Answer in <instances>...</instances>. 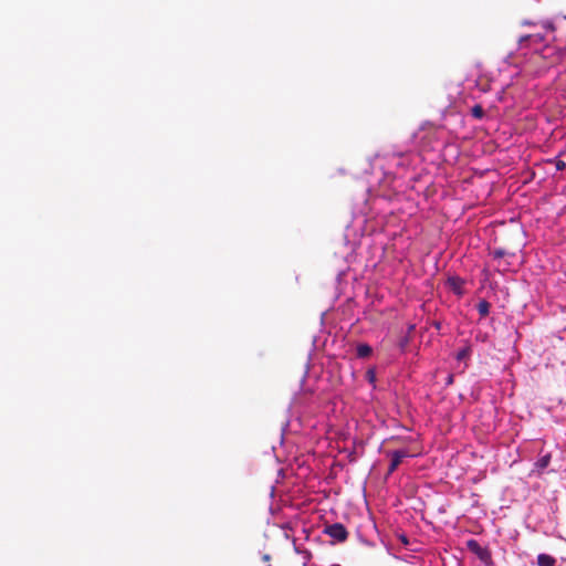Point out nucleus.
<instances>
[{"label": "nucleus", "instance_id": "obj_1", "mask_svg": "<svg viewBox=\"0 0 566 566\" xmlns=\"http://www.w3.org/2000/svg\"><path fill=\"white\" fill-rule=\"evenodd\" d=\"M467 548L485 565L492 564L491 552L489 551V548L481 546L476 539L471 538L467 541Z\"/></svg>", "mask_w": 566, "mask_h": 566}, {"label": "nucleus", "instance_id": "obj_2", "mask_svg": "<svg viewBox=\"0 0 566 566\" xmlns=\"http://www.w3.org/2000/svg\"><path fill=\"white\" fill-rule=\"evenodd\" d=\"M325 533L337 542H344L348 537V532L342 523H334L326 526Z\"/></svg>", "mask_w": 566, "mask_h": 566}, {"label": "nucleus", "instance_id": "obj_3", "mask_svg": "<svg viewBox=\"0 0 566 566\" xmlns=\"http://www.w3.org/2000/svg\"><path fill=\"white\" fill-rule=\"evenodd\" d=\"M409 457L406 450H396L391 453V461L388 468V474L394 473L402 462V459Z\"/></svg>", "mask_w": 566, "mask_h": 566}, {"label": "nucleus", "instance_id": "obj_4", "mask_svg": "<svg viewBox=\"0 0 566 566\" xmlns=\"http://www.w3.org/2000/svg\"><path fill=\"white\" fill-rule=\"evenodd\" d=\"M373 353V348L368 344H358L356 354L358 358H368Z\"/></svg>", "mask_w": 566, "mask_h": 566}, {"label": "nucleus", "instance_id": "obj_5", "mask_svg": "<svg viewBox=\"0 0 566 566\" xmlns=\"http://www.w3.org/2000/svg\"><path fill=\"white\" fill-rule=\"evenodd\" d=\"M538 566H555L556 559L547 554H539L537 556Z\"/></svg>", "mask_w": 566, "mask_h": 566}, {"label": "nucleus", "instance_id": "obj_6", "mask_svg": "<svg viewBox=\"0 0 566 566\" xmlns=\"http://www.w3.org/2000/svg\"><path fill=\"white\" fill-rule=\"evenodd\" d=\"M490 307H491L490 303H489L488 301H485V300H481V301L478 303V306H476L478 312H479V314H480L482 317H485V316H488V315H489V313H490Z\"/></svg>", "mask_w": 566, "mask_h": 566}, {"label": "nucleus", "instance_id": "obj_7", "mask_svg": "<svg viewBox=\"0 0 566 566\" xmlns=\"http://www.w3.org/2000/svg\"><path fill=\"white\" fill-rule=\"evenodd\" d=\"M448 282H449L450 287H451L455 293H459V294L461 293V287H462V284H463V282H462V280H461V279H459V277H450V279L448 280Z\"/></svg>", "mask_w": 566, "mask_h": 566}, {"label": "nucleus", "instance_id": "obj_8", "mask_svg": "<svg viewBox=\"0 0 566 566\" xmlns=\"http://www.w3.org/2000/svg\"><path fill=\"white\" fill-rule=\"evenodd\" d=\"M471 114L474 118L482 119L484 117V109L480 104H476L471 108Z\"/></svg>", "mask_w": 566, "mask_h": 566}, {"label": "nucleus", "instance_id": "obj_9", "mask_svg": "<svg viewBox=\"0 0 566 566\" xmlns=\"http://www.w3.org/2000/svg\"><path fill=\"white\" fill-rule=\"evenodd\" d=\"M549 461H551V455L549 454H546L544 457H542L536 465L539 468V469H545L548 464H549Z\"/></svg>", "mask_w": 566, "mask_h": 566}, {"label": "nucleus", "instance_id": "obj_10", "mask_svg": "<svg viewBox=\"0 0 566 566\" xmlns=\"http://www.w3.org/2000/svg\"><path fill=\"white\" fill-rule=\"evenodd\" d=\"M469 353H470V349H469V348H463V349H461V350L457 354V359H458V360H462V359H464L465 357H468Z\"/></svg>", "mask_w": 566, "mask_h": 566}, {"label": "nucleus", "instance_id": "obj_11", "mask_svg": "<svg viewBox=\"0 0 566 566\" xmlns=\"http://www.w3.org/2000/svg\"><path fill=\"white\" fill-rule=\"evenodd\" d=\"M555 165L557 170H564L566 168V164L563 160H556Z\"/></svg>", "mask_w": 566, "mask_h": 566}, {"label": "nucleus", "instance_id": "obj_12", "mask_svg": "<svg viewBox=\"0 0 566 566\" xmlns=\"http://www.w3.org/2000/svg\"><path fill=\"white\" fill-rule=\"evenodd\" d=\"M366 376H367V378H368V380L370 382L375 381V373H374V370H371V369L367 370Z\"/></svg>", "mask_w": 566, "mask_h": 566}, {"label": "nucleus", "instance_id": "obj_13", "mask_svg": "<svg viewBox=\"0 0 566 566\" xmlns=\"http://www.w3.org/2000/svg\"><path fill=\"white\" fill-rule=\"evenodd\" d=\"M503 255H504V251H503V250H501V249H499V250H494V251H493V256H494L495 259L502 258Z\"/></svg>", "mask_w": 566, "mask_h": 566}, {"label": "nucleus", "instance_id": "obj_14", "mask_svg": "<svg viewBox=\"0 0 566 566\" xmlns=\"http://www.w3.org/2000/svg\"><path fill=\"white\" fill-rule=\"evenodd\" d=\"M546 28H548L552 31L555 29L552 22H547Z\"/></svg>", "mask_w": 566, "mask_h": 566}, {"label": "nucleus", "instance_id": "obj_15", "mask_svg": "<svg viewBox=\"0 0 566 566\" xmlns=\"http://www.w3.org/2000/svg\"><path fill=\"white\" fill-rule=\"evenodd\" d=\"M331 566H340L339 564H332Z\"/></svg>", "mask_w": 566, "mask_h": 566}]
</instances>
